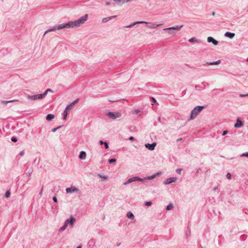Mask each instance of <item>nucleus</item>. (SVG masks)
<instances>
[{
	"label": "nucleus",
	"mask_w": 248,
	"mask_h": 248,
	"mask_svg": "<svg viewBox=\"0 0 248 248\" xmlns=\"http://www.w3.org/2000/svg\"><path fill=\"white\" fill-rule=\"evenodd\" d=\"M156 145V143L154 142L151 144L150 143H146L145 144V147L150 151H153L155 149V147Z\"/></svg>",
	"instance_id": "nucleus-12"
},
{
	"label": "nucleus",
	"mask_w": 248,
	"mask_h": 248,
	"mask_svg": "<svg viewBox=\"0 0 248 248\" xmlns=\"http://www.w3.org/2000/svg\"><path fill=\"white\" fill-rule=\"evenodd\" d=\"M218 189V187L216 186L214 188V190L216 191Z\"/></svg>",
	"instance_id": "nucleus-56"
},
{
	"label": "nucleus",
	"mask_w": 248,
	"mask_h": 248,
	"mask_svg": "<svg viewBox=\"0 0 248 248\" xmlns=\"http://www.w3.org/2000/svg\"><path fill=\"white\" fill-rule=\"evenodd\" d=\"M207 41L209 43H212L213 45L215 46L217 45L218 44V42L211 36L208 37Z\"/></svg>",
	"instance_id": "nucleus-13"
},
{
	"label": "nucleus",
	"mask_w": 248,
	"mask_h": 248,
	"mask_svg": "<svg viewBox=\"0 0 248 248\" xmlns=\"http://www.w3.org/2000/svg\"><path fill=\"white\" fill-rule=\"evenodd\" d=\"M190 229L189 227H187L186 231V238H188L190 236Z\"/></svg>",
	"instance_id": "nucleus-24"
},
{
	"label": "nucleus",
	"mask_w": 248,
	"mask_h": 248,
	"mask_svg": "<svg viewBox=\"0 0 248 248\" xmlns=\"http://www.w3.org/2000/svg\"><path fill=\"white\" fill-rule=\"evenodd\" d=\"M97 176L100 178H102L103 181L107 180L108 179V176L104 175L98 174Z\"/></svg>",
	"instance_id": "nucleus-28"
},
{
	"label": "nucleus",
	"mask_w": 248,
	"mask_h": 248,
	"mask_svg": "<svg viewBox=\"0 0 248 248\" xmlns=\"http://www.w3.org/2000/svg\"><path fill=\"white\" fill-rule=\"evenodd\" d=\"M158 121H159L160 122H161V118H160V117H159L158 118Z\"/></svg>",
	"instance_id": "nucleus-58"
},
{
	"label": "nucleus",
	"mask_w": 248,
	"mask_h": 248,
	"mask_svg": "<svg viewBox=\"0 0 248 248\" xmlns=\"http://www.w3.org/2000/svg\"><path fill=\"white\" fill-rule=\"evenodd\" d=\"M226 177L228 179H230L231 178L232 175L230 173L228 172L226 174Z\"/></svg>",
	"instance_id": "nucleus-43"
},
{
	"label": "nucleus",
	"mask_w": 248,
	"mask_h": 248,
	"mask_svg": "<svg viewBox=\"0 0 248 248\" xmlns=\"http://www.w3.org/2000/svg\"><path fill=\"white\" fill-rule=\"evenodd\" d=\"M161 174H162V172L161 171H158L151 176H148L144 178H141V179H143V180L141 181V182H143L146 180H152V179L156 178V177L159 176Z\"/></svg>",
	"instance_id": "nucleus-7"
},
{
	"label": "nucleus",
	"mask_w": 248,
	"mask_h": 248,
	"mask_svg": "<svg viewBox=\"0 0 248 248\" xmlns=\"http://www.w3.org/2000/svg\"><path fill=\"white\" fill-rule=\"evenodd\" d=\"M75 221L76 218L73 216H71L69 218L67 219L65 221L64 223L66 224L67 226L68 224H69L71 227H72Z\"/></svg>",
	"instance_id": "nucleus-8"
},
{
	"label": "nucleus",
	"mask_w": 248,
	"mask_h": 248,
	"mask_svg": "<svg viewBox=\"0 0 248 248\" xmlns=\"http://www.w3.org/2000/svg\"><path fill=\"white\" fill-rule=\"evenodd\" d=\"M62 126V125H60L56 128H53V129H52L51 131L52 132H55L58 129H60Z\"/></svg>",
	"instance_id": "nucleus-35"
},
{
	"label": "nucleus",
	"mask_w": 248,
	"mask_h": 248,
	"mask_svg": "<svg viewBox=\"0 0 248 248\" xmlns=\"http://www.w3.org/2000/svg\"><path fill=\"white\" fill-rule=\"evenodd\" d=\"M140 112V110L138 109H135L133 111V113L135 114H138Z\"/></svg>",
	"instance_id": "nucleus-42"
},
{
	"label": "nucleus",
	"mask_w": 248,
	"mask_h": 248,
	"mask_svg": "<svg viewBox=\"0 0 248 248\" xmlns=\"http://www.w3.org/2000/svg\"><path fill=\"white\" fill-rule=\"evenodd\" d=\"M79 99H76L75 100H74L73 102H72L71 103H73V105L74 106V105L78 103V101H79Z\"/></svg>",
	"instance_id": "nucleus-48"
},
{
	"label": "nucleus",
	"mask_w": 248,
	"mask_h": 248,
	"mask_svg": "<svg viewBox=\"0 0 248 248\" xmlns=\"http://www.w3.org/2000/svg\"><path fill=\"white\" fill-rule=\"evenodd\" d=\"M106 5H109L110 4H112V2H111L110 1H107L106 2Z\"/></svg>",
	"instance_id": "nucleus-52"
},
{
	"label": "nucleus",
	"mask_w": 248,
	"mask_h": 248,
	"mask_svg": "<svg viewBox=\"0 0 248 248\" xmlns=\"http://www.w3.org/2000/svg\"><path fill=\"white\" fill-rule=\"evenodd\" d=\"M116 16H110L108 17V18H109V20H111V19L115 18Z\"/></svg>",
	"instance_id": "nucleus-50"
},
{
	"label": "nucleus",
	"mask_w": 248,
	"mask_h": 248,
	"mask_svg": "<svg viewBox=\"0 0 248 248\" xmlns=\"http://www.w3.org/2000/svg\"><path fill=\"white\" fill-rule=\"evenodd\" d=\"M120 245H121V243H117L116 245L117 247H119L120 246Z\"/></svg>",
	"instance_id": "nucleus-59"
},
{
	"label": "nucleus",
	"mask_w": 248,
	"mask_h": 248,
	"mask_svg": "<svg viewBox=\"0 0 248 248\" xmlns=\"http://www.w3.org/2000/svg\"><path fill=\"white\" fill-rule=\"evenodd\" d=\"M134 138L133 137H130L129 138V140L131 141H132V140H134Z\"/></svg>",
	"instance_id": "nucleus-53"
},
{
	"label": "nucleus",
	"mask_w": 248,
	"mask_h": 248,
	"mask_svg": "<svg viewBox=\"0 0 248 248\" xmlns=\"http://www.w3.org/2000/svg\"><path fill=\"white\" fill-rule=\"evenodd\" d=\"M88 17V15L85 14L77 20L69 21L66 23L67 28H73L75 27L80 26L85 22V21L87 20Z\"/></svg>",
	"instance_id": "nucleus-1"
},
{
	"label": "nucleus",
	"mask_w": 248,
	"mask_h": 248,
	"mask_svg": "<svg viewBox=\"0 0 248 248\" xmlns=\"http://www.w3.org/2000/svg\"><path fill=\"white\" fill-rule=\"evenodd\" d=\"M99 144H100V145L105 144V148H106V149H108V148H109V145H108V143H107V142H106V141H103V140H99Z\"/></svg>",
	"instance_id": "nucleus-20"
},
{
	"label": "nucleus",
	"mask_w": 248,
	"mask_h": 248,
	"mask_svg": "<svg viewBox=\"0 0 248 248\" xmlns=\"http://www.w3.org/2000/svg\"><path fill=\"white\" fill-rule=\"evenodd\" d=\"M182 140V138H179L177 140V141H179Z\"/></svg>",
	"instance_id": "nucleus-57"
},
{
	"label": "nucleus",
	"mask_w": 248,
	"mask_h": 248,
	"mask_svg": "<svg viewBox=\"0 0 248 248\" xmlns=\"http://www.w3.org/2000/svg\"><path fill=\"white\" fill-rule=\"evenodd\" d=\"M127 217L128 218L130 219H133L134 218V214L130 211L127 212Z\"/></svg>",
	"instance_id": "nucleus-25"
},
{
	"label": "nucleus",
	"mask_w": 248,
	"mask_h": 248,
	"mask_svg": "<svg viewBox=\"0 0 248 248\" xmlns=\"http://www.w3.org/2000/svg\"><path fill=\"white\" fill-rule=\"evenodd\" d=\"M73 103H71L66 107L65 109H66V110H69L73 108Z\"/></svg>",
	"instance_id": "nucleus-32"
},
{
	"label": "nucleus",
	"mask_w": 248,
	"mask_h": 248,
	"mask_svg": "<svg viewBox=\"0 0 248 248\" xmlns=\"http://www.w3.org/2000/svg\"><path fill=\"white\" fill-rule=\"evenodd\" d=\"M204 108V106H203L195 107L191 111L189 120H193L195 118Z\"/></svg>",
	"instance_id": "nucleus-2"
},
{
	"label": "nucleus",
	"mask_w": 248,
	"mask_h": 248,
	"mask_svg": "<svg viewBox=\"0 0 248 248\" xmlns=\"http://www.w3.org/2000/svg\"><path fill=\"white\" fill-rule=\"evenodd\" d=\"M109 21V19L108 18V17H104L102 19V22L103 23H106L108 21Z\"/></svg>",
	"instance_id": "nucleus-37"
},
{
	"label": "nucleus",
	"mask_w": 248,
	"mask_h": 248,
	"mask_svg": "<svg viewBox=\"0 0 248 248\" xmlns=\"http://www.w3.org/2000/svg\"><path fill=\"white\" fill-rule=\"evenodd\" d=\"M24 154H25L24 151H22L21 152H20L19 155L23 156L24 155Z\"/></svg>",
	"instance_id": "nucleus-49"
},
{
	"label": "nucleus",
	"mask_w": 248,
	"mask_h": 248,
	"mask_svg": "<svg viewBox=\"0 0 248 248\" xmlns=\"http://www.w3.org/2000/svg\"><path fill=\"white\" fill-rule=\"evenodd\" d=\"M48 92H53V91L51 89H47L46 91L43 93L45 97L46 95Z\"/></svg>",
	"instance_id": "nucleus-34"
},
{
	"label": "nucleus",
	"mask_w": 248,
	"mask_h": 248,
	"mask_svg": "<svg viewBox=\"0 0 248 248\" xmlns=\"http://www.w3.org/2000/svg\"><path fill=\"white\" fill-rule=\"evenodd\" d=\"M95 241L93 239H91L88 242V245L90 248H93L94 245Z\"/></svg>",
	"instance_id": "nucleus-19"
},
{
	"label": "nucleus",
	"mask_w": 248,
	"mask_h": 248,
	"mask_svg": "<svg viewBox=\"0 0 248 248\" xmlns=\"http://www.w3.org/2000/svg\"><path fill=\"white\" fill-rule=\"evenodd\" d=\"M130 0H125V2H128L130 1Z\"/></svg>",
	"instance_id": "nucleus-61"
},
{
	"label": "nucleus",
	"mask_w": 248,
	"mask_h": 248,
	"mask_svg": "<svg viewBox=\"0 0 248 248\" xmlns=\"http://www.w3.org/2000/svg\"><path fill=\"white\" fill-rule=\"evenodd\" d=\"M67 225L66 224L64 223L63 225L59 229V232H62L64 231L67 228Z\"/></svg>",
	"instance_id": "nucleus-30"
},
{
	"label": "nucleus",
	"mask_w": 248,
	"mask_h": 248,
	"mask_svg": "<svg viewBox=\"0 0 248 248\" xmlns=\"http://www.w3.org/2000/svg\"><path fill=\"white\" fill-rule=\"evenodd\" d=\"M11 140L13 142H16L17 141V139L15 137H12Z\"/></svg>",
	"instance_id": "nucleus-41"
},
{
	"label": "nucleus",
	"mask_w": 248,
	"mask_h": 248,
	"mask_svg": "<svg viewBox=\"0 0 248 248\" xmlns=\"http://www.w3.org/2000/svg\"><path fill=\"white\" fill-rule=\"evenodd\" d=\"M54 118V115L52 114H48L47 115V116L46 117V119L48 121H51Z\"/></svg>",
	"instance_id": "nucleus-23"
},
{
	"label": "nucleus",
	"mask_w": 248,
	"mask_h": 248,
	"mask_svg": "<svg viewBox=\"0 0 248 248\" xmlns=\"http://www.w3.org/2000/svg\"><path fill=\"white\" fill-rule=\"evenodd\" d=\"M221 62V61L220 60L217 61H215V62H209V63H208L207 62L206 64H204V65H216V64H219Z\"/></svg>",
	"instance_id": "nucleus-18"
},
{
	"label": "nucleus",
	"mask_w": 248,
	"mask_h": 248,
	"mask_svg": "<svg viewBox=\"0 0 248 248\" xmlns=\"http://www.w3.org/2000/svg\"><path fill=\"white\" fill-rule=\"evenodd\" d=\"M183 27V25L180 26H175L171 27L164 29L163 30H179Z\"/></svg>",
	"instance_id": "nucleus-15"
},
{
	"label": "nucleus",
	"mask_w": 248,
	"mask_h": 248,
	"mask_svg": "<svg viewBox=\"0 0 248 248\" xmlns=\"http://www.w3.org/2000/svg\"><path fill=\"white\" fill-rule=\"evenodd\" d=\"M177 181V178L174 177H170L164 181L163 184L165 185H169Z\"/></svg>",
	"instance_id": "nucleus-11"
},
{
	"label": "nucleus",
	"mask_w": 248,
	"mask_h": 248,
	"mask_svg": "<svg viewBox=\"0 0 248 248\" xmlns=\"http://www.w3.org/2000/svg\"><path fill=\"white\" fill-rule=\"evenodd\" d=\"M86 156V153L85 151H81L80 152L79 155H78V157L80 159H85Z\"/></svg>",
	"instance_id": "nucleus-17"
},
{
	"label": "nucleus",
	"mask_w": 248,
	"mask_h": 248,
	"mask_svg": "<svg viewBox=\"0 0 248 248\" xmlns=\"http://www.w3.org/2000/svg\"><path fill=\"white\" fill-rule=\"evenodd\" d=\"M243 124V123L240 120V119L239 118H237L234 126L235 128H240L242 126Z\"/></svg>",
	"instance_id": "nucleus-14"
},
{
	"label": "nucleus",
	"mask_w": 248,
	"mask_h": 248,
	"mask_svg": "<svg viewBox=\"0 0 248 248\" xmlns=\"http://www.w3.org/2000/svg\"><path fill=\"white\" fill-rule=\"evenodd\" d=\"M43 187L41 188L39 194L41 196L42 195V193H43Z\"/></svg>",
	"instance_id": "nucleus-54"
},
{
	"label": "nucleus",
	"mask_w": 248,
	"mask_h": 248,
	"mask_svg": "<svg viewBox=\"0 0 248 248\" xmlns=\"http://www.w3.org/2000/svg\"><path fill=\"white\" fill-rule=\"evenodd\" d=\"M107 115L111 119H116L121 117L122 114L119 112H110L108 111L106 112Z\"/></svg>",
	"instance_id": "nucleus-4"
},
{
	"label": "nucleus",
	"mask_w": 248,
	"mask_h": 248,
	"mask_svg": "<svg viewBox=\"0 0 248 248\" xmlns=\"http://www.w3.org/2000/svg\"><path fill=\"white\" fill-rule=\"evenodd\" d=\"M195 88L197 89V90H202V88L201 86H200V85H196L195 86Z\"/></svg>",
	"instance_id": "nucleus-44"
},
{
	"label": "nucleus",
	"mask_w": 248,
	"mask_h": 248,
	"mask_svg": "<svg viewBox=\"0 0 248 248\" xmlns=\"http://www.w3.org/2000/svg\"><path fill=\"white\" fill-rule=\"evenodd\" d=\"M142 180H143V179H141V178L139 177L134 176L132 178H129L126 182H125L124 183V185H126L128 184H130V183H131L132 182H136V181L141 182V181H142Z\"/></svg>",
	"instance_id": "nucleus-6"
},
{
	"label": "nucleus",
	"mask_w": 248,
	"mask_h": 248,
	"mask_svg": "<svg viewBox=\"0 0 248 248\" xmlns=\"http://www.w3.org/2000/svg\"><path fill=\"white\" fill-rule=\"evenodd\" d=\"M44 97H45V96L43 93L37 94H35V95H29L28 96V99L30 100H37V99H41Z\"/></svg>",
	"instance_id": "nucleus-5"
},
{
	"label": "nucleus",
	"mask_w": 248,
	"mask_h": 248,
	"mask_svg": "<svg viewBox=\"0 0 248 248\" xmlns=\"http://www.w3.org/2000/svg\"><path fill=\"white\" fill-rule=\"evenodd\" d=\"M10 195H11V191H10V190H8L7 191H6L5 193V196L6 198H9V197H10Z\"/></svg>",
	"instance_id": "nucleus-33"
},
{
	"label": "nucleus",
	"mask_w": 248,
	"mask_h": 248,
	"mask_svg": "<svg viewBox=\"0 0 248 248\" xmlns=\"http://www.w3.org/2000/svg\"><path fill=\"white\" fill-rule=\"evenodd\" d=\"M189 42H191V43L197 42V43H199L202 42L201 40H198L196 37H194L189 39Z\"/></svg>",
	"instance_id": "nucleus-21"
},
{
	"label": "nucleus",
	"mask_w": 248,
	"mask_h": 248,
	"mask_svg": "<svg viewBox=\"0 0 248 248\" xmlns=\"http://www.w3.org/2000/svg\"><path fill=\"white\" fill-rule=\"evenodd\" d=\"M152 203L151 202H145V205L147 206H151L152 205Z\"/></svg>",
	"instance_id": "nucleus-40"
},
{
	"label": "nucleus",
	"mask_w": 248,
	"mask_h": 248,
	"mask_svg": "<svg viewBox=\"0 0 248 248\" xmlns=\"http://www.w3.org/2000/svg\"><path fill=\"white\" fill-rule=\"evenodd\" d=\"M63 28H67L66 23L62 24L55 25L51 28L48 29L45 32V34L50 31H54L56 30H60Z\"/></svg>",
	"instance_id": "nucleus-3"
},
{
	"label": "nucleus",
	"mask_w": 248,
	"mask_h": 248,
	"mask_svg": "<svg viewBox=\"0 0 248 248\" xmlns=\"http://www.w3.org/2000/svg\"><path fill=\"white\" fill-rule=\"evenodd\" d=\"M53 199V201L54 202H58V200H57V198L56 196H54L52 198Z\"/></svg>",
	"instance_id": "nucleus-47"
},
{
	"label": "nucleus",
	"mask_w": 248,
	"mask_h": 248,
	"mask_svg": "<svg viewBox=\"0 0 248 248\" xmlns=\"http://www.w3.org/2000/svg\"><path fill=\"white\" fill-rule=\"evenodd\" d=\"M241 156H244V157H248V152H246V153H243L241 155Z\"/></svg>",
	"instance_id": "nucleus-39"
},
{
	"label": "nucleus",
	"mask_w": 248,
	"mask_h": 248,
	"mask_svg": "<svg viewBox=\"0 0 248 248\" xmlns=\"http://www.w3.org/2000/svg\"><path fill=\"white\" fill-rule=\"evenodd\" d=\"M143 23L147 24L148 22H147L146 21H136V22H134L133 23H132L131 25H132V26L133 27V26L135 25L136 24H143Z\"/></svg>",
	"instance_id": "nucleus-26"
},
{
	"label": "nucleus",
	"mask_w": 248,
	"mask_h": 248,
	"mask_svg": "<svg viewBox=\"0 0 248 248\" xmlns=\"http://www.w3.org/2000/svg\"><path fill=\"white\" fill-rule=\"evenodd\" d=\"M228 133V131L227 130H224L222 133V135L225 136Z\"/></svg>",
	"instance_id": "nucleus-51"
},
{
	"label": "nucleus",
	"mask_w": 248,
	"mask_h": 248,
	"mask_svg": "<svg viewBox=\"0 0 248 248\" xmlns=\"http://www.w3.org/2000/svg\"><path fill=\"white\" fill-rule=\"evenodd\" d=\"M173 208V204L172 203H170L169 204H168L167 206L166 209L167 211H169V210H170L172 209Z\"/></svg>",
	"instance_id": "nucleus-29"
},
{
	"label": "nucleus",
	"mask_w": 248,
	"mask_h": 248,
	"mask_svg": "<svg viewBox=\"0 0 248 248\" xmlns=\"http://www.w3.org/2000/svg\"><path fill=\"white\" fill-rule=\"evenodd\" d=\"M151 101L152 104H154L156 103V99L154 97H152L151 98Z\"/></svg>",
	"instance_id": "nucleus-38"
},
{
	"label": "nucleus",
	"mask_w": 248,
	"mask_h": 248,
	"mask_svg": "<svg viewBox=\"0 0 248 248\" xmlns=\"http://www.w3.org/2000/svg\"><path fill=\"white\" fill-rule=\"evenodd\" d=\"M160 25H161L160 24H157L156 23H153L150 26H149L148 27L150 29H155V28H156V27H158Z\"/></svg>",
	"instance_id": "nucleus-22"
},
{
	"label": "nucleus",
	"mask_w": 248,
	"mask_h": 248,
	"mask_svg": "<svg viewBox=\"0 0 248 248\" xmlns=\"http://www.w3.org/2000/svg\"><path fill=\"white\" fill-rule=\"evenodd\" d=\"M224 36L226 37H228L230 39L233 38L235 36V33L233 32H231L229 31H227L224 34Z\"/></svg>",
	"instance_id": "nucleus-16"
},
{
	"label": "nucleus",
	"mask_w": 248,
	"mask_h": 248,
	"mask_svg": "<svg viewBox=\"0 0 248 248\" xmlns=\"http://www.w3.org/2000/svg\"><path fill=\"white\" fill-rule=\"evenodd\" d=\"M247 61L248 62V58H247Z\"/></svg>",
	"instance_id": "nucleus-62"
},
{
	"label": "nucleus",
	"mask_w": 248,
	"mask_h": 248,
	"mask_svg": "<svg viewBox=\"0 0 248 248\" xmlns=\"http://www.w3.org/2000/svg\"><path fill=\"white\" fill-rule=\"evenodd\" d=\"M215 14H216V13H215V12H212V16H215Z\"/></svg>",
	"instance_id": "nucleus-60"
},
{
	"label": "nucleus",
	"mask_w": 248,
	"mask_h": 248,
	"mask_svg": "<svg viewBox=\"0 0 248 248\" xmlns=\"http://www.w3.org/2000/svg\"><path fill=\"white\" fill-rule=\"evenodd\" d=\"M132 27V25H131V24H130V25H129L126 26L125 27V28H131V27Z\"/></svg>",
	"instance_id": "nucleus-55"
},
{
	"label": "nucleus",
	"mask_w": 248,
	"mask_h": 248,
	"mask_svg": "<svg viewBox=\"0 0 248 248\" xmlns=\"http://www.w3.org/2000/svg\"><path fill=\"white\" fill-rule=\"evenodd\" d=\"M68 114V110H66V109L65 108L63 113V119L64 120H66Z\"/></svg>",
	"instance_id": "nucleus-27"
},
{
	"label": "nucleus",
	"mask_w": 248,
	"mask_h": 248,
	"mask_svg": "<svg viewBox=\"0 0 248 248\" xmlns=\"http://www.w3.org/2000/svg\"><path fill=\"white\" fill-rule=\"evenodd\" d=\"M112 1V4L113 6L116 5L122 6L125 1V0H111Z\"/></svg>",
	"instance_id": "nucleus-10"
},
{
	"label": "nucleus",
	"mask_w": 248,
	"mask_h": 248,
	"mask_svg": "<svg viewBox=\"0 0 248 248\" xmlns=\"http://www.w3.org/2000/svg\"><path fill=\"white\" fill-rule=\"evenodd\" d=\"M239 96L240 97H246V96H248V94H240L239 95Z\"/></svg>",
	"instance_id": "nucleus-46"
},
{
	"label": "nucleus",
	"mask_w": 248,
	"mask_h": 248,
	"mask_svg": "<svg viewBox=\"0 0 248 248\" xmlns=\"http://www.w3.org/2000/svg\"><path fill=\"white\" fill-rule=\"evenodd\" d=\"M182 171V169H177L176 170V172L178 173V174H181V171Z\"/></svg>",
	"instance_id": "nucleus-45"
},
{
	"label": "nucleus",
	"mask_w": 248,
	"mask_h": 248,
	"mask_svg": "<svg viewBox=\"0 0 248 248\" xmlns=\"http://www.w3.org/2000/svg\"><path fill=\"white\" fill-rule=\"evenodd\" d=\"M17 101H18L17 100H11V101H3L2 102V103L3 104L7 105L8 103H12V102H17Z\"/></svg>",
	"instance_id": "nucleus-31"
},
{
	"label": "nucleus",
	"mask_w": 248,
	"mask_h": 248,
	"mask_svg": "<svg viewBox=\"0 0 248 248\" xmlns=\"http://www.w3.org/2000/svg\"><path fill=\"white\" fill-rule=\"evenodd\" d=\"M65 190L67 193H72L73 192H80L79 190L75 186H71L70 187L66 188Z\"/></svg>",
	"instance_id": "nucleus-9"
},
{
	"label": "nucleus",
	"mask_w": 248,
	"mask_h": 248,
	"mask_svg": "<svg viewBox=\"0 0 248 248\" xmlns=\"http://www.w3.org/2000/svg\"><path fill=\"white\" fill-rule=\"evenodd\" d=\"M116 161L115 158H110L108 159V162L109 164H112Z\"/></svg>",
	"instance_id": "nucleus-36"
}]
</instances>
